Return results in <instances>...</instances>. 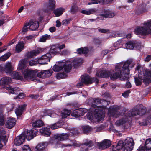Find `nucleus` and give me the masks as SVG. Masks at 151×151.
<instances>
[{"label": "nucleus", "instance_id": "30", "mask_svg": "<svg viewBox=\"0 0 151 151\" xmlns=\"http://www.w3.org/2000/svg\"><path fill=\"white\" fill-rule=\"evenodd\" d=\"M26 106V105L24 104L21 106H20L16 108L15 110V112L17 115L18 116L21 115L25 111Z\"/></svg>", "mask_w": 151, "mask_h": 151}, {"label": "nucleus", "instance_id": "53", "mask_svg": "<svg viewBox=\"0 0 151 151\" xmlns=\"http://www.w3.org/2000/svg\"><path fill=\"white\" fill-rule=\"evenodd\" d=\"M29 64L31 66L35 65L38 63V59H32L29 62Z\"/></svg>", "mask_w": 151, "mask_h": 151}, {"label": "nucleus", "instance_id": "22", "mask_svg": "<svg viewBox=\"0 0 151 151\" xmlns=\"http://www.w3.org/2000/svg\"><path fill=\"white\" fill-rule=\"evenodd\" d=\"M81 144L79 142L75 140H68V143L66 144H63L62 147H70L73 146L78 147L80 146Z\"/></svg>", "mask_w": 151, "mask_h": 151}, {"label": "nucleus", "instance_id": "19", "mask_svg": "<svg viewBox=\"0 0 151 151\" xmlns=\"http://www.w3.org/2000/svg\"><path fill=\"white\" fill-rule=\"evenodd\" d=\"M12 81V79L9 77H4L0 80L1 85L4 86V88L6 89V87H8L9 84Z\"/></svg>", "mask_w": 151, "mask_h": 151}, {"label": "nucleus", "instance_id": "59", "mask_svg": "<svg viewBox=\"0 0 151 151\" xmlns=\"http://www.w3.org/2000/svg\"><path fill=\"white\" fill-rule=\"evenodd\" d=\"M94 42L97 44H100L102 42V40L100 38H95L93 40Z\"/></svg>", "mask_w": 151, "mask_h": 151}, {"label": "nucleus", "instance_id": "42", "mask_svg": "<svg viewBox=\"0 0 151 151\" xmlns=\"http://www.w3.org/2000/svg\"><path fill=\"white\" fill-rule=\"evenodd\" d=\"M43 125V122L40 120H37L33 122L32 126L35 127H39L42 126Z\"/></svg>", "mask_w": 151, "mask_h": 151}, {"label": "nucleus", "instance_id": "3", "mask_svg": "<svg viewBox=\"0 0 151 151\" xmlns=\"http://www.w3.org/2000/svg\"><path fill=\"white\" fill-rule=\"evenodd\" d=\"M125 144L124 147L123 141H119L117 145L113 146V151H124L125 149L127 151H131L133 149L134 143L132 138L127 137L125 140Z\"/></svg>", "mask_w": 151, "mask_h": 151}, {"label": "nucleus", "instance_id": "50", "mask_svg": "<svg viewBox=\"0 0 151 151\" xmlns=\"http://www.w3.org/2000/svg\"><path fill=\"white\" fill-rule=\"evenodd\" d=\"M82 129L84 133H87L91 132L92 129L89 126H84L82 127Z\"/></svg>", "mask_w": 151, "mask_h": 151}, {"label": "nucleus", "instance_id": "38", "mask_svg": "<svg viewBox=\"0 0 151 151\" xmlns=\"http://www.w3.org/2000/svg\"><path fill=\"white\" fill-rule=\"evenodd\" d=\"M145 148L146 150H149L151 149V139H147L145 142Z\"/></svg>", "mask_w": 151, "mask_h": 151}, {"label": "nucleus", "instance_id": "36", "mask_svg": "<svg viewBox=\"0 0 151 151\" xmlns=\"http://www.w3.org/2000/svg\"><path fill=\"white\" fill-rule=\"evenodd\" d=\"M96 12L95 9L91 8L86 10H81V12L84 14L86 15H90Z\"/></svg>", "mask_w": 151, "mask_h": 151}, {"label": "nucleus", "instance_id": "27", "mask_svg": "<svg viewBox=\"0 0 151 151\" xmlns=\"http://www.w3.org/2000/svg\"><path fill=\"white\" fill-rule=\"evenodd\" d=\"M6 131L3 129H0V149L2 147V145L1 144V141H6Z\"/></svg>", "mask_w": 151, "mask_h": 151}, {"label": "nucleus", "instance_id": "31", "mask_svg": "<svg viewBox=\"0 0 151 151\" xmlns=\"http://www.w3.org/2000/svg\"><path fill=\"white\" fill-rule=\"evenodd\" d=\"M6 89L9 91V93L17 94L19 92V89L18 87L13 88L10 86H8V87H6Z\"/></svg>", "mask_w": 151, "mask_h": 151}, {"label": "nucleus", "instance_id": "28", "mask_svg": "<svg viewBox=\"0 0 151 151\" xmlns=\"http://www.w3.org/2000/svg\"><path fill=\"white\" fill-rule=\"evenodd\" d=\"M47 145V142H42L38 144L36 148L37 151H43L46 149Z\"/></svg>", "mask_w": 151, "mask_h": 151}, {"label": "nucleus", "instance_id": "17", "mask_svg": "<svg viewBox=\"0 0 151 151\" xmlns=\"http://www.w3.org/2000/svg\"><path fill=\"white\" fill-rule=\"evenodd\" d=\"M1 66H0V71L4 70L7 74H10L14 70L13 66L12 65L10 62H7L5 65L3 70L1 69Z\"/></svg>", "mask_w": 151, "mask_h": 151}, {"label": "nucleus", "instance_id": "7", "mask_svg": "<svg viewBox=\"0 0 151 151\" xmlns=\"http://www.w3.org/2000/svg\"><path fill=\"white\" fill-rule=\"evenodd\" d=\"M78 133V131L76 129H75L73 131L69 133V134L67 133H62L60 134H56L53 135L52 138L58 141H63L67 139L69 136L70 135H74Z\"/></svg>", "mask_w": 151, "mask_h": 151}, {"label": "nucleus", "instance_id": "55", "mask_svg": "<svg viewBox=\"0 0 151 151\" xmlns=\"http://www.w3.org/2000/svg\"><path fill=\"white\" fill-rule=\"evenodd\" d=\"M22 151H31V150L30 147L28 145H24L22 148Z\"/></svg>", "mask_w": 151, "mask_h": 151}, {"label": "nucleus", "instance_id": "58", "mask_svg": "<svg viewBox=\"0 0 151 151\" xmlns=\"http://www.w3.org/2000/svg\"><path fill=\"white\" fill-rule=\"evenodd\" d=\"M34 38V36L32 35L27 36L24 38L25 41L26 42L27 41H30L31 40H33Z\"/></svg>", "mask_w": 151, "mask_h": 151}, {"label": "nucleus", "instance_id": "1", "mask_svg": "<svg viewBox=\"0 0 151 151\" xmlns=\"http://www.w3.org/2000/svg\"><path fill=\"white\" fill-rule=\"evenodd\" d=\"M130 65L129 61L117 63L115 65L116 72L110 75V78L114 80L119 78L121 80H123L127 79L129 77V66Z\"/></svg>", "mask_w": 151, "mask_h": 151}, {"label": "nucleus", "instance_id": "57", "mask_svg": "<svg viewBox=\"0 0 151 151\" xmlns=\"http://www.w3.org/2000/svg\"><path fill=\"white\" fill-rule=\"evenodd\" d=\"M124 43V41L122 39H120L118 40L115 43V45L119 46L122 45Z\"/></svg>", "mask_w": 151, "mask_h": 151}, {"label": "nucleus", "instance_id": "6", "mask_svg": "<svg viewBox=\"0 0 151 151\" xmlns=\"http://www.w3.org/2000/svg\"><path fill=\"white\" fill-rule=\"evenodd\" d=\"M101 107H99L97 109H95L93 114L88 113L87 115V118L89 120H92L95 118L98 121L102 120L104 117V115L103 111H99V109H101Z\"/></svg>", "mask_w": 151, "mask_h": 151}, {"label": "nucleus", "instance_id": "13", "mask_svg": "<svg viewBox=\"0 0 151 151\" xmlns=\"http://www.w3.org/2000/svg\"><path fill=\"white\" fill-rule=\"evenodd\" d=\"M51 56V55L50 53H47L43 55L37 59L38 63L40 64H47V63L50 61V58Z\"/></svg>", "mask_w": 151, "mask_h": 151}, {"label": "nucleus", "instance_id": "52", "mask_svg": "<svg viewBox=\"0 0 151 151\" xmlns=\"http://www.w3.org/2000/svg\"><path fill=\"white\" fill-rule=\"evenodd\" d=\"M66 76V74L64 73H59L57 74L56 76L57 78L60 79L64 78Z\"/></svg>", "mask_w": 151, "mask_h": 151}, {"label": "nucleus", "instance_id": "14", "mask_svg": "<svg viewBox=\"0 0 151 151\" xmlns=\"http://www.w3.org/2000/svg\"><path fill=\"white\" fill-rule=\"evenodd\" d=\"M53 73L51 69L43 70L37 74V76L42 78H46L51 76Z\"/></svg>", "mask_w": 151, "mask_h": 151}, {"label": "nucleus", "instance_id": "23", "mask_svg": "<svg viewBox=\"0 0 151 151\" xmlns=\"http://www.w3.org/2000/svg\"><path fill=\"white\" fill-rule=\"evenodd\" d=\"M27 23H29V29L31 30H35L38 27L39 24L37 21L31 20Z\"/></svg>", "mask_w": 151, "mask_h": 151}, {"label": "nucleus", "instance_id": "56", "mask_svg": "<svg viewBox=\"0 0 151 151\" xmlns=\"http://www.w3.org/2000/svg\"><path fill=\"white\" fill-rule=\"evenodd\" d=\"M78 9V7L77 6L75 5H73L71 7L70 9V11L73 13L75 12Z\"/></svg>", "mask_w": 151, "mask_h": 151}, {"label": "nucleus", "instance_id": "20", "mask_svg": "<svg viewBox=\"0 0 151 151\" xmlns=\"http://www.w3.org/2000/svg\"><path fill=\"white\" fill-rule=\"evenodd\" d=\"M16 123L15 119L14 118L9 117L7 119L6 126V128L10 129L13 127Z\"/></svg>", "mask_w": 151, "mask_h": 151}, {"label": "nucleus", "instance_id": "47", "mask_svg": "<svg viewBox=\"0 0 151 151\" xmlns=\"http://www.w3.org/2000/svg\"><path fill=\"white\" fill-rule=\"evenodd\" d=\"M148 123H149L151 124V115L149 116L147 118L146 120H143V121L140 123V124H141L143 125H147Z\"/></svg>", "mask_w": 151, "mask_h": 151}, {"label": "nucleus", "instance_id": "60", "mask_svg": "<svg viewBox=\"0 0 151 151\" xmlns=\"http://www.w3.org/2000/svg\"><path fill=\"white\" fill-rule=\"evenodd\" d=\"M130 92V90H128L122 94V95L124 97H127Z\"/></svg>", "mask_w": 151, "mask_h": 151}, {"label": "nucleus", "instance_id": "45", "mask_svg": "<svg viewBox=\"0 0 151 151\" xmlns=\"http://www.w3.org/2000/svg\"><path fill=\"white\" fill-rule=\"evenodd\" d=\"M77 51L78 53L80 54H86L88 53V51L87 47L78 49Z\"/></svg>", "mask_w": 151, "mask_h": 151}, {"label": "nucleus", "instance_id": "4", "mask_svg": "<svg viewBox=\"0 0 151 151\" xmlns=\"http://www.w3.org/2000/svg\"><path fill=\"white\" fill-rule=\"evenodd\" d=\"M149 77L151 78V70H146L141 71L138 75V78H135L136 85L138 86L140 85L142 80H143V82L146 85L148 84L151 81Z\"/></svg>", "mask_w": 151, "mask_h": 151}, {"label": "nucleus", "instance_id": "25", "mask_svg": "<svg viewBox=\"0 0 151 151\" xmlns=\"http://www.w3.org/2000/svg\"><path fill=\"white\" fill-rule=\"evenodd\" d=\"M42 51L41 48H38L37 49L33 50L28 52L27 54V56L28 58H31L34 56H35L40 53Z\"/></svg>", "mask_w": 151, "mask_h": 151}, {"label": "nucleus", "instance_id": "24", "mask_svg": "<svg viewBox=\"0 0 151 151\" xmlns=\"http://www.w3.org/2000/svg\"><path fill=\"white\" fill-rule=\"evenodd\" d=\"M98 144L99 148L101 149L107 148L111 145L110 141L108 139L104 140L102 142L98 143Z\"/></svg>", "mask_w": 151, "mask_h": 151}, {"label": "nucleus", "instance_id": "2", "mask_svg": "<svg viewBox=\"0 0 151 151\" xmlns=\"http://www.w3.org/2000/svg\"><path fill=\"white\" fill-rule=\"evenodd\" d=\"M146 110L145 109H142L141 108L140 105H138L133 108L131 111L127 112L125 115V117L123 119L118 120L115 122V124L117 126H120L123 125L126 122L129 121L128 119L131 116H137V118L144 114L146 112Z\"/></svg>", "mask_w": 151, "mask_h": 151}, {"label": "nucleus", "instance_id": "39", "mask_svg": "<svg viewBox=\"0 0 151 151\" xmlns=\"http://www.w3.org/2000/svg\"><path fill=\"white\" fill-rule=\"evenodd\" d=\"M71 111L70 110H68V109H64L62 111L61 113V116L63 118L67 117L68 116L70 115Z\"/></svg>", "mask_w": 151, "mask_h": 151}, {"label": "nucleus", "instance_id": "11", "mask_svg": "<svg viewBox=\"0 0 151 151\" xmlns=\"http://www.w3.org/2000/svg\"><path fill=\"white\" fill-rule=\"evenodd\" d=\"M65 47L64 44H57L51 46L50 50V52L52 54L59 53L60 50Z\"/></svg>", "mask_w": 151, "mask_h": 151}, {"label": "nucleus", "instance_id": "33", "mask_svg": "<svg viewBox=\"0 0 151 151\" xmlns=\"http://www.w3.org/2000/svg\"><path fill=\"white\" fill-rule=\"evenodd\" d=\"M40 133L45 136H50L51 132L50 129L48 128L42 127L40 129Z\"/></svg>", "mask_w": 151, "mask_h": 151}, {"label": "nucleus", "instance_id": "32", "mask_svg": "<svg viewBox=\"0 0 151 151\" xmlns=\"http://www.w3.org/2000/svg\"><path fill=\"white\" fill-rule=\"evenodd\" d=\"M27 60L26 59H23L20 60L19 63L17 70H22L24 68L27 63Z\"/></svg>", "mask_w": 151, "mask_h": 151}, {"label": "nucleus", "instance_id": "34", "mask_svg": "<svg viewBox=\"0 0 151 151\" xmlns=\"http://www.w3.org/2000/svg\"><path fill=\"white\" fill-rule=\"evenodd\" d=\"M115 15V14L111 12L109 10H105L104 14H102V16L105 18H112Z\"/></svg>", "mask_w": 151, "mask_h": 151}, {"label": "nucleus", "instance_id": "43", "mask_svg": "<svg viewBox=\"0 0 151 151\" xmlns=\"http://www.w3.org/2000/svg\"><path fill=\"white\" fill-rule=\"evenodd\" d=\"M63 124V122H57L51 125L50 127L52 129H57L60 127H61Z\"/></svg>", "mask_w": 151, "mask_h": 151}, {"label": "nucleus", "instance_id": "29", "mask_svg": "<svg viewBox=\"0 0 151 151\" xmlns=\"http://www.w3.org/2000/svg\"><path fill=\"white\" fill-rule=\"evenodd\" d=\"M93 145L92 141H89L84 143L83 145H82L81 147L82 148L81 150L82 151H88V149H90L91 147Z\"/></svg>", "mask_w": 151, "mask_h": 151}, {"label": "nucleus", "instance_id": "49", "mask_svg": "<svg viewBox=\"0 0 151 151\" xmlns=\"http://www.w3.org/2000/svg\"><path fill=\"white\" fill-rule=\"evenodd\" d=\"M29 23L27 22L24 25V26L22 30L20 31V32H22L23 34H24V32H27L29 29Z\"/></svg>", "mask_w": 151, "mask_h": 151}, {"label": "nucleus", "instance_id": "21", "mask_svg": "<svg viewBox=\"0 0 151 151\" xmlns=\"http://www.w3.org/2000/svg\"><path fill=\"white\" fill-rule=\"evenodd\" d=\"M110 72L105 70H98L96 74V76L102 78H107L110 75Z\"/></svg>", "mask_w": 151, "mask_h": 151}, {"label": "nucleus", "instance_id": "8", "mask_svg": "<svg viewBox=\"0 0 151 151\" xmlns=\"http://www.w3.org/2000/svg\"><path fill=\"white\" fill-rule=\"evenodd\" d=\"M90 101H91V103H92V107H93L94 108L96 109H97L99 107H101L100 109H99V111H103V112H104V115L105 111L106 110V106H98L99 104L101 103H104L103 102H104L105 103L106 102L104 100H101L99 99H90Z\"/></svg>", "mask_w": 151, "mask_h": 151}, {"label": "nucleus", "instance_id": "62", "mask_svg": "<svg viewBox=\"0 0 151 151\" xmlns=\"http://www.w3.org/2000/svg\"><path fill=\"white\" fill-rule=\"evenodd\" d=\"M98 30L99 32L102 33H106L109 31V30L108 29L100 28H98Z\"/></svg>", "mask_w": 151, "mask_h": 151}, {"label": "nucleus", "instance_id": "9", "mask_svg": "<svg viewBox=\"0 0 151 151\" xmlns=\"http://www.w3.org/2000/svg\"><path fill=\"white\" fill-rule=\"evenodd\" d=\"M81 81L85 84H88L92 83L93 82H95L96 83H98V80L95 78H91L88 75H83L81 77Z\"/></svg>", "mask_w": 151, "mask_h": 151}, {"label": "nucleus", "instance_id": "64", "mask_svg": "<svg viewBox=\"0 0 151 151\" xmlns=\"http://www.w3.org/2000/svg\"><path fill=\"white\" fill-rule=\"evenodd\" d=\"M128 78L127 80H127V82L126 83V86L127 88H131V85L130 82L128 81Z\"/></svg>", "mask_w": 151, "mask_h": 151}, {"label": "nucleus", "instance_id": "35", "mask_svg": "<svg viewBox=\"0 0 151 151\" xmlns=\"http://www.w3.org/2000/svg\"><path fill=\"white\" fill-rule=\"evenodd\" d=\"M11 76L13 78L17 80H21L23 79V77L18 72L16 71L13 72L11 74Z\"/></svg>", "mask_w": 151, "mask_h": 151}, {"label": "nucleus", "instance_id": "54", "mask_svg": "<svg viewBox=\"0 0 151 151\" xmlns=\"http://www.w3.org/2000/svg\"><path fill=\"white\" fill-rule=\"evenodd\" d=\"M4 118L2 113H0V125L4 124Z\"/></svg>", "mask_w": 151, "mask_h": 151}, {"label": "nucleus", "instance_id": "5", "mask_svg": "<svg viewBox=\"0 0 151 151\" xmlns=\"http://www.w3.org/2000/svg\"><path fill=\"white\" fill-rule=\"evenodd\" d=\"M71 63L68 61L65 62L62 61L58 62L52 68L54 71L58 72L60 71L63 68L66 72H69L71 68Z\"/></svg>", "mask_w": 151, "mask_h": 151}, {"label": "nucleus", "instance_id": "10", "mask_svg": "<svg viewBox=\"0 0 151 151\" xmlns=\"http://www.w3.org/2000/svg\"><path fill=\"white\" fill-rule=\"evenodd\" d=\"M117 110V109L115 106L110 107L108 109L109 116L117 117L120 116H122L124 114L123 112H121L119 114Z\"/></svg>", "mask_w": 151, "mask_h": 151}, {"label": "nucleus", "instance_id": "15", "mask_svg": "<svg viewBox=\"0 0 151 151\" xmlns=\"http://www.w3.org/2000/svg\"><path fill=\"white\" fill-rule=\"evenodd\" d=\"M36 133V131L34 132L32 129L29 130H26L22 134H24L25 139L26 138L27 140L29 141L32 139L35 136Z\"/></svg>", "mask_w": 151, "mask_h": 151}, {"label": "nucleus", "instance_id": "18", "mask_svg": "<svg viewBox=\"0 0 151 151\" xmlns=\"http://www.w3.org/2000/svg\"><path fill=\"white\" fill-rule=\"evenodd\" d=\"M139 45V44H138L135 40L129 41L125 44L126 48L128 49H132L134 47L138 48Z\"/></svg>", "mask_w": 151, "mask_h": 151}, {"label": "nucleus", "instance_id": "46", "mask_svg": "<svg viewBox=\"0 0 151 151\" xmlns=\"http://www.w3.org/2000/svg\"><path fill=\"white\" fill-rule=\"evenodd\" d=\"M90 2L88 3L89 5L92 4H95L98 3L104 4L105 3V0H89Z\"/></svg>", "mask_w": 151, "mask_h": 151}, {"label": "nucleus", "instance_id": "51", "mask_svg": "<svg viewBox=\"0 0 151 151\" xmlns=\"http://www.w3.org/2000/svg\"><path fill=\"white\" fill-rule=\"evenodd\" d=\"M10 54L9 52L4 54L0 57V60L3 61H5L10 56Z\"/></svg>", "mask_w": 151, "mask_h": 151}, {"label": "nucleus", "instance_id": "41", "mask_svg": "<svg viewBox=\"0 0 151 151\" xmlns=\"http://www.w3.org/2000/svg\"><path fill=\"white\" fill-rule=\"evenodd\" d=\"M64 11V9L60 8L56 9L54 11V14L56 17H58L61 15Z\"/></svg>", "mask_w": 151, "mask_h": 151}, {"label": "nucleus", "instance_id": "16", "mask_svg": "<svg viewBox=\"0 0 151 151\" xmlns=\"http://www.w3.org/2000/svg\"><path fill=\"white\" fill-rule=\"evenodd\" d=\"M24 134H21L17 136L14 139V144L16 146H19L22 144L25 140Z\"/></svg>", "mask_w": 151, "mask_h": 151}, {"label": "nucleus", "instance_id": "26", "mask_svg": "<svg viewBox=\"0 0 151 151\" xmlns=\"http://www.w3.org/2000/svg\"><path fill=\"white\" fill-rule=\"evenodd\" d=\"M70 62L71 63V66L72 65L76 68L81 65L83 62V59L80 58H76L73 60L72 62Z\"/></svg>", "mask_w": 151, "mask_h": 151}, {"label": "nucleus", "instance_id": "48", "mask_svg": "<svg viewBox=\"0 0 151 151\" xmlns=\"http://www.w3.org/2000/svg\"><path fill=\"white\" fill-rule=\"evenodd\" d=\"M50 36L47 35L45 34L43 35L41 38L39 40V41L41 42H44L47 40L50 39Z\"/></svg>", "mask_w": 151, "mask_h": 151}, {"label": "nucleus", "instance_id": "37", "mask_svg": "<svg viewBox=\"0 0 151 151\" xmlns=\"http://www.w3.org/2000/svg\"><path fill=\"white\" fill-rule=\"evenodd\" d=\"M24 46V43L22 41L19 42L16 47V50L18 52H20L23 49Z\"/></svg>", "mask_w": 151, "mask_h": 151}, {"label": "nucleus", "instance_id": "12", "mask_svg": "<svg viewBox=\"0 0 151 151\" xmlns=\"http://www.w3.org/2000/svg\"><path fill=\"white\" fill-rule=\"evenodd\" d=\"M22 74L24 78L27 79H32L35 77L36 74L35 71L29 69L25 70Z\"/></svg>", "mask_w": 151, "mask_h": 151}, {"label": "nucleus", "instance_id": "44", "mask_svg": "<svg viewBox=\"0 0 151 151\" xmlns=\"http://www.w3.org/2000/svg\"><path fill=\"white\" fill-rule=\"evenodd\" d=\"M56 1L54 0H49V3L48 5V8L53 10L55 7Z\"/></svg>", "mask_w": 151, "mask_h": 151}, {"label": "nucleus", "instance_id": "40", "mask_svg": "<svg viewBox=\"0 0 151 151\" xmlns=\"http://www.w3.org/2000/svg\"><path fill=\"white\" fill-rule=\"evenodd\" d=\"M86 110L84 109H81L74 110V112L77 113L78 117L79 116H83L85 113L86 112Z\"/></svg>", "mask_w": 151, "mask_h": 151}, {"label": "nucleus", "instance_id": "63", "mask_svg": "<svg viewBox=\"0 0 151 151\" xmlns=\"http://www.w3.org/2000/svg\"><path fill=\"white\" fill-rule=\"evenodd\" d=\"M49 112V111H48L47 115L50 117L54 118L56 117V116H57V114L54 113H50Z\"/></svg>", "mask_w": 151, "mask_h": 151}, {"label": "nucleus", "instance_id": "61", "mask_svg": "<svg viewBox=\"0 0 151 151\" xmlns=\"http://www.w3.org/2000/svg\"><path fill=\"white\" fill-rule=\"evenodd\" d=\"M114 50V49H111L110 50H103L102 52V53L103 55H106L108 53L110 52L111 51L113 50Z\"/></svg>", "mask_w": 151, "mask_h": 151}]
</instances>
